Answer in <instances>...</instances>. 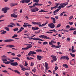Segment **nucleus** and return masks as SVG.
I'll return each mask as SVG.
<instances>
[{
    "instance_id": "bf43d9fd",
    "label": "nucleus",
    "mask_w": 76,
    "mask_h": 76,
    "mask_svg": "<svg viewBox=\"0 0 76 76\" xmlns=\"http://www.w3.org/2000/svg\"><path fill=\"white\" fill-rule=\"evenodd\" d=\"M34 65V63L33 62H31V66H33Z\"/></svg>"
},
{
    "instance_id": "6e6d98bb",
    "label": "nucleus",
    "mask_w": 76,
    "mask_h": 76,
    "mask_svg": "<svg viewBox=\"0 0 76 76\" xmlns=\"http://www.w3.org/2000/svg\"><path fill=\"white\" fill-rule=\"evenodd\" d=\"M53 32L48 31L47 32H46V33H47V34H52Z\"/></svg>"
},
{
    "instance_id": "20e7f679",
    "label": "nucleus",
    "mask_w": 76,
    "mask_h": 76,
    "mask_svg": "<svg viewBox=\"0 0 76 76\" xmlns=\"http://www.w3.org/2000/svg\"><path fill=\"white\" fill-rule=\"evenodd\" d=\"M6 56H3L1 57V58H2V61L3 62H4L5 61H7V58H6Z\"/></svg>"
},
{
    "instance_id": "680f3d73",
    "label": "nucleus",
    "mask_w": 76,
    "mask_h": 76,
    "mask_svg": "<svg viewBox=\"0 0 76 76\" xmlns=\"http://www.w3.org/2000/svg\"><path fill=\"white\" fill-rule=\"evenodd\" d=\"M71 51H72V53H73L74 52H75L76 51V50H74V49L73 50H71Z\"/></svg>"
},
{
    "instance_id": "dca6fc26",
    "label": "nucleus",
    "mask_w": 76,
    "mask_h": 76,
    "mask_svg": "<svg viewBox=\"0 0 76 76\" xmlns=\"http://www.w3.org/2000/svg\"><path fill=\"white\" fill-rule=\"evenodd\" d=\"M51 19L53 20V23H56V19H55V18H53V17H52L51 18Z\"/></svg>"
},
{
    "instance_id": "7ed1b4c3",
    "label": "nucleus",
    "mask_w": 76,
    "mask_h": 76,
    "mask_svg": "<svg viewBox=\"0 0 76 76\" xmlns=\"http://www.w3.org/2000/svg\"><path fill=\"white\" fill-rule=\"evenodd\" d=\"M48 26L50 27V28H55V25L54 23H51L48 24Z\"/></svg>"
},
{
    "instance_id": "aec40b11",
    "label": "nucleus",
    "mask_w": 76,
    "mask_h": 76,
    "mask_svg": "<svg viewBox=\"0 0 76 76\" xmlns=\"http://www.w3.org/2000/svg\"><path fill=\"white\" fill-rule=\"evenodd\" d=\"M14 72H15V73H18V74H20V72L18 70H14Z\"/></svg>"
},
{
    "instance_id": "e2e57ef3",
    "label": "nucleus",
    "mask_w": 76,
    "mask_h": 76,
    "mask_svg": "<svg viewBox=\"0 0 76 76\" xmlns=\"http://www.w3.org/2000/svg\"><path fill=\"white\" fill-rule=\"evenodd\" d=\"M51 42H53L54 44H55V43H56V42H54V40H51Z\"/></svg>"
},
{
    "instance_id": "a211bd4d",
    "label": "nucleus",
    "mask_w": 76,
    "mask_h": 76,
    "mask_svg": "<svg viewBox=\"0 0 76 76\" xmlns=\"http://www.w3.org/2000/svg\"><path fill=\"white\" fill-rule=\"evenodd\" d=\"M30 10L32 12H35V8H31L30 9Z\"/></svg>"
},
{
    "instance_id": "c756f323",
    "label": "nucleus",
    "mask_w": 76,
    "mask_h": 76,
    "mask_svg": "<svg viewBox=\"0 0 76 76\" xmlns=\"http://www.w3.org/2000/svg\"><path fill=\"white\" fill-rule=\"evenodd\" d=\"M47 11H44L43 10H41V11H39V12H47Z\"/></svg>"
},
{
    "instance_id": "f257e3e1",
    "label": "nucleus",
    "mask_w": 76,
    "mask_h": 76,
    "mask_svg": "<svg viewBox=\"0 0 76 76\" xmlns=\"http://www.w3.org/2000/svg\"><path fill=\"white\" fill-rule=\"evenodd\" d=\"M67 4H68V2L61 3L60 4V6L58 7L57 9H59L60 10L61 8H63V7H65V6H67Z\"/></svg>"
},
{
    "instance_id": "c03bdc74",
    "label": "nucleus",
    "mask_w": 76,
    "mask_h": 76,
    "mask_svg": "<svg viewBox=\"0 0 76 76\" xmlns=\"http://www.w3.org/2000/svg\"><path fill=\"white\" fill-rule=\"evenodd\" d=\"M36 71H37V69H33L32 70V72H34V73L36 72Z\"/></svg>"
},
{
    "instance_id": "f3484780",
    "label": "nucleus",
    "mask_w": 76,
    "mask_h": 76,
    "mask_svg": "<svg viewBox=\"0 0 76 76\" xmlns=\"http://www.w3.org/2000/svg\"><path fill=\"white\" fill-rule=\"evenodd\" d=\"M18 4H11L10 6L12 7V6H17Z\"/></svg>"
},
{
    "instance_id": "cd10ccee",
    "label": "nucleus",
    "mask_w": 76,
    "mask_h": 76,
    "mask_svg": "<svg viewBox=\"0 0 76 76\" xmlns=\"http://www.w3.org/2000/svg\"><path fill=\"white\" fill-rule=\"evenodd\" d=\"M3 32L1 33V34H6L7 32L6 31H4V30H3Z\"/></svg>"
},
{
    "instance_id": "338daca9",
    "label": "nucleus",
    "mask_w": 76,
    "mask_h": 76,
    "mask_svg": "<svg viewBox=\"0 0 76 76\" xmlns=\"http://www.w3.org/2000/svg\"><path fill=\"white\" fill-rule=\"evenodd\" d=\"M73 34H74V35H76V31H74Z\"/></svg>"
},
{
    "instance_id": "bb28decb",
    "label": "nucleus",
    "mask_w": 76,
    "mask_h": 76,
    "mask_svg": "<svg viewBox=\"0 0 76 76\" xmlns=\"http://www.w3.org/2000/svg\"><path fill=\"white\" fill-rule=\"evenodd\" d=\"M56 5L55 7L56 8H58V6H59V5H60V3H57L56 4Z\"/></svg>"
},
{
    "instance_id": "393cba45",
    "label": "nucleus",
    "mask_w": 76,
    "mask_h": 76,
    "mask_svg": "<svg viewBox=\"0 0 76 76\" xmlns=\"http://www.w3.org/2000/svg\"><path fill=\"white\" fill-rule=\"evenodd\" d=\"M13 31H14V32H15L16 31H17L19 30V28H15L13 29Z\"/></svg>"
},
{
    "instance_id": "603ef678",
    "label": "nucleus",
    "mask_w": 76,
    "mask_h": 76,
    "mask_svg": "<svg viewBox=\"0 0 76 76\" xmlns=\"http://www.w3.org/2000/svg\"><path fill=\"white\" fill-rule=\"evenodd\" d=\"M58 69V66H56L55 67V70L56 71V70H57Z\"/></svg>"
},
{
    "instance_id": "1a4fd4ad",
    "label": "nucleus",
    "mask_w": 76,
    "mask_h": 76,
    "mask_svg": "<svg viewBox=\"0 0 76 76\" xmlns=\"http://www.w3.org/2000/svg\"><path fill=\"white\" fill-rule=\"evenodd\" d=\"M43 58V56H37V60H38L39 61L41 60H42V58Z\"/></svg>"
},
{
    "instance_id": "79ce46f5",
    "label": "nucleus",
    "mask_w": 76,
    "mask_h": 76,
    "mask_svg": "<svg viewBox=\"0 0 76 76\" xmlns=\"http://www.w3.org/2000/svg\"><path fill=\"white\" fill-rule=\"evenodd\" d=\"M34 8H35V10L36 12H37V11H38V10H39V9L37 8V7H35Z\"/></svg>"
},
{
    "instance_id": "58836bf2",
    "label": "nucleus",
    "mask_w": 76,
    "mask_h": 76,
    "mask_svg": "<svg viewBox=\"0 0 76 76\" xmlns=\"http://www.w3.org/2000/svg\"><path fill=\"white\" fill-rule=\"evenodd\" d=\"M14 61V60L12 59L9 61V62L10 63H12V62Z\"/></svg>"
},
{
    "instance_id": "69168bd1",
    "label": "nucleus",
    "mask_w": 76,
    "mask_h": 76,
    "mask_svg": "<svg viewBox=\"0 0 76 76\" xmlns=\"http://www.w3.org/2000/svg\"><path fill=\"white\" fill-rule=\"evenodd\" d=\"M48 66V63L47 62H45V67Z\"/></svg>"
},
{
    "instance_id": "ddd939ff",
    "label": "nucleus",
    "mask_w": 76,
    "mask_h": 76,
    "mask_svg": "<svg viewBox=\"0 0 76 76\" xmlns=\"http://www.w3.org/2000/svg\"><path fill=\"white\" fill-rule=\"evenodd\" d=\"M58 9L56 10H55V11H54L53 13H54V15H57V12H59V11H60V10L59 8H58Z\"/></svg>"
},
{
    "instance_id": "f704fd0d",
    "label": "nucleus",
    "mask_w": 76,
    "mask_h": 76,
    "mask_svg": "<svg viewBox=\"0 0 76 76\" xmlns=\"http://www.w3.org/2000/svg\"><path fill=\"white\" fill-rule=\"evenodd\" d=\"M48 42H43V45H46L48 44Z\"/></svg>"
},
{
    "instance_id": "9d476101",
    "label": "nucleus",
    "mask_w": 76,
    "mask_h": 76,
    "mask_svg": "<svg viewBox=\"0 0 76 76\" xmlns=\"http://www.w3.org/2000/svg\"><path fill=\"white\" fill-rule=\"evenodd\" d=\"M50 56L51 57L52 59H53V60L54 61H56V60H57V58L56 57V56L55 55H51Z\"/></svg>"
},
{
    "instance_id": "0eeeda50",
    "label": "nucleus",
    "mask_w": 76,
    "mask_h": 76,
    "mask_svg": "<svg viewBox=\"0 0 76 76\" xmlns=\"http://www.w3.org/2000/svg\"><path fill=\"white\" fill-rule=\"evenodd\" d=\"M24 45L27 46V48L28 50L29 48H31L32 47V45L31 44H25Z\"/></svg>"
},
{
    "instance_id": "72a5a7b5",
    "label": "nucleus",
    "mask_w": 76,
    "mask_h": 76,
    "mask_svg": "<svg viewBox=\"0 0 76 76\" xmlns=\"http://www.w3.org/2000/svg\"><path fill=\"white\" fill-rule=\"evenodd\" d=\"M60 47H61V45H60L56 46V48H60Z\"/></svg>"
},
{
    "instance_id": "4468645a",
    "label": "nucleus",
    "mask_w": 76,
    "mask_h": 76,
    "mask_svg": "<svg viewBox=\"0 0 76 76\" xmlns=\"http://www.w3.org/2000/svg\"><path fill=\"white\" fill-rule=\"evenodd\" d=\"M62 66L63 67H65V68H66L68 69V66L66 64H64L62 65Z\"/></svg>"
},
{
    "instance_id": "4be33fe9",
    "label": "nucleus",
    "mask_w": 76,
    "mask_h": 76,
    "mask_svg": "<svg viewBox=\"0 0 76 76\" xmlns=\"http://www.w3.org/2000/svg\"><path fill=\"white\" fill-rule=\"evenodd\" d=\"M36 51L37 52H38L39 53H40V52H42V50L41 49H37L36 50Z\"/></svg>"
},
{
    "instance_id": "774afa93",
    "label": "nucleus",
    "mask_w": 76,
    "mask_h": 76,
    "mask_svg": "<svg viewBox=\"0 0 76 76\" xmlns=\"http://www.w3.org/2000/svg\"><path fill=\"white\" fill-rule=\"evenodd\" d=\"M56 46L54 45H52V46H51V47H55V48H56Z\"/></svg>"
},
{
    "instance_id": "6e6552de",
    "label": "nucleus",
    "mask_w": 76,
    "mask_h": 76,
    "mask_svg": "<svg viewBox=\"0 0 76 76\" xmlns=\"http://www.w3.org/2000/svg\"><path fill=\"white\" fill-rule=\"evenodd\" d=\"M3 41L5 42H12V41H14V40L12 39H7L4 40Z\"/></svg>"
},
{
    "instance_id": "3c124183",
    "label": "nucleus",
    "mask_w": 76,
    "mask_h": 76,
    "mask_svg": "<svg viewBox=\"0 0 76 76\" xmlns=\"http://www.w3.org/2000/svg\"><path fill=\"white\" fill-rule=\"evenodd\" d=\"M76 30V28H73V29H69V31H72V30H73V31H75V30Z\"/></svg>"
},
{
    "instance_id": "b1692460",
    "label": "nucleus",
    "mask_w": 76,
    "mask_h": 76,
    "mask_svg": "<svg viewBox=\"0 0 76 76\" xmlns=\"http://www.w3.org/2000/svg\"><path fill=\"white\" fill-rule=\"evenodd\" d=\"M49 31H53L54 32H55V33H57V31H56V30L54 29L51 30H50Z\"/></svg>"
},
{
    "instance_id": "f8f14e48",
    "label": "nucleus",
    "mask_w": 76,
    "mask_h": 76,
    "mask_svg": "<svg viewBox=\"0 0 76 76\" xmlns=\"http://www.w3.org/2000/svg\"><path fill=\"white\" fill-rule=\"evenodd\" d=\"M30 1L29 0H23L20 1V2H21L22 3H28Z\"/></svg>"
},
{
    "instance_id": "6ab92c4d",
    "label": "nucleus",
    "mask_w": 76,
    "mask_h": 76,
    "mask_svg": "<svg viewBox=\"0 0 76 76\" xmlns=\"http://www.w3.org/2000/svg\"><path fill=\"white\" fill-rule=\"evenodd\" d=\"M4 29L7 31H10V30L9 29V28L8 27H5L4 28Z\"/></svg>"
},
{
    "instance_id": "052dcab7",
    "label": "nucleus",
    "mask_w": 76,
    "mask_h": 76,
    "mask_svg": "<svg viewBox=\"0 0 76 76\" xmlns=\"http://www.w3.org/2000/svg\"><path fill=\"white\" fill-rule=\"evenodd\" d=\"M46 37H47V36H45L44 35H43V38H44V39H46Z\"/></svg>"
},
{
    "instance_id": "49530a36",
    "label": "nucleus",
    "mask_w": 76,
    "mask_h": 76,
    "mask_svg": "<svg viewBox=\"0 0 76 76\" xmlns=\"http://www.w3.org/2000/svg\"><path fill=\"white\" fill-rule=\"evenodd\" d=\"M33 1L34 3H38L39 2V0H33Z\"/></svg>"
},
{
    "instance_id": "5fc2aeb1",
    "label": "nucleus",
    "mask_w": 76,
    "mask_h": 76,
    "mask_svg": "<svg viewBox=\"0 0 76 76\" xmlns=\"http://www.w3.org/2000/svg\"><path fill=\"white\" fill-rule=\"evenodd\" d=\"M69 24L70 25H72L73 24V22H69Z\"/></svg>"
},
{
    "instance_id": "7c9ffc66",
    "label": "nucleus",
    "mask_w": 76,
    "mask_h": 76,
    "mask_svg": "<svg viewBox=\"0 0 76 76\" xmlns=\"http://www.w3.org/2000/svg\"><path fill=\"white\" fill-rule=\"evenodd\" d=\"M22 50H28V48L27 47L26 48H23L22 49Z\"/></svg>"
},
{
    "instance_id": "9b49d317",
    "label": "nucleus",
    "mask_w": 76,
    "mask_h": 76,
    "mask_svg": "<svg viewBox=\"0 0 76 76\" xmlns=\"http://www.w3.org/2000/svg\"><path fill=\"white\" fill-rule=\"evenodd\" d=\"M11 65L13 66H18V64L17 62H14L10 63Z\"/></svg>"
},
{
    "instance_id": "473e14b6",
    "label": "nucleus",
    "mask_w": 76,
    "mask_h": 76,
    "mask_svg": "<svg viewBox=\"0 0 76 76\" xmlns=\"http://www.w3.org/2000/svg\"><path fill=\"white\" fill-rule=\"evenodd\" d=\"M18 37V35L17 34L14 35L12 37V38H16Z\"/></svg>"
},
{
    "instance_id": "f03ea898",
    "label": "nucleus",
    "mask_w": 76,
    "mask_h": 76,
    "mask_svg": "<svg viewBox=\"0 0 76 76\" xmlns=\"http://www.w3.org/2000/svg\"><path fill=\"white\" fill-rule=\"evenodd\" d=\"M29 39L30 40L31 39H33L34 40H35L36 41H44V40L41 39L39 38H29Z\"/></svg>"
},
{
    "instance_id": "c9c22d12",
    "label": "nucleus",
    "mask_w": 76,
    "mask_h": 76,
    "mask_svg": "<svg viewBox=\"0 0 76 76\" xmlns=\"http://www.w3.org/2000/svg\"><path fill=\"white\" fill-rule=\"evenodd\" d=\"M1 72H4V73H8V72L6 70L1 71Z\"/></svg>"
},
{
    "instance_id": "de8ad7c7",
    "label": "nucleus",
    "mask_w": 76,
    "mask_h": 76,
    "mask_svg": "<svg viewBox=\"0 0 76 76\" xmlns=\"http://www.w3.org/2000/svg\"><path fill=\"white\" fill-rule=\"evenodd\" d=\"M43 35L39 36V38H42H42H43Z\"/></svg>"
},
{
    "instance_id": "c85d7f7f",
    "label": "nucleus",
    "mask_w": 76,
    "mask_h": 76,
    "mask_svg": "<svg viewBox=\"0 0 76 76\" xmlns=\"http://www.w3.org/2000/svg\"><path fill=\"white\" fill-rule=\"evenodd\" d=\"M34 5H35L36 6H42V4H39L38 3H35V4H34Z\"/></svg>"
},
{
    "instance_id": "ea45409f",
    "label": "nucleus",
    "mask_w": 76,
    "mask_h": 76,
    "mask_svg": "<svg viewBox=\"0 0 76 76\" xmlns=\"http://www.w3.org/2000/svg\"><path fill=\"white\" fill-rule=\"evenodd\" d=\"M10 25H14V26H16V24H14V23L11 22L10 23Z\"/></svg>"
},
{
    "instance_id": "13d9d810",
    "label": "nucleus",
    "mask_w": 76,
    "mask_h": 76,
    "mask_svg": "<svg viewBox=\"0 0 76 76\" xmlns=\"http://www.w3.org/2000/svg\"><path fill=\"white\" fill-rule=\"evenodd\" d=\"M14 18H18V15H17L14 14Z\"/></svg>"
},
{
    "instance_id": "37998d69",
    "label": "nucleus",
    "mask_w": 76,
    "mask_h": 76,
    "mask_svg": "<svg viewBox=\"0 0 76 76\" xmlns=\"http://www.w3.org/2000/svg\"><path fill=\"white\" fill-rule=\"evenodd\" d=\"M25 75L26 76H29V74L27 72H25Z\"/></svg>"
},
{
    "instance_id": "0e129e2a",
    "label": "nucleus",
    "mask_w": 76,
    "mask_h": 76,
    "mask_svg": "<svg viewBox=\"0 0 76 76\" xmlns=\"http://www.w3.org/2000/svg\"><path fill=\"white\" fill-rule=\"evenodd\" d=\"M9 63H10V62L9 61L6 62V64H9Z\"/></svg>"
},
{
    "instance_id": "2eb2a0df",
    "label": "nucleus",
    "mask_w": 76,
    "mask_h": 76,
    "mask_svg": "<svg viewBox=\"0 0 76 76\" xmlns=\"http://www.w3.org/2000/svg\"><path fill=\"white\" fill-rule=\"evenodd\" d=\"M32 29H33V31H34L35 30H38V29H39V28L37 27L36 28L34 27H32Z\"/></svg>"
},
{
    "instance_id": "4d7b16f0",
    "label": "nucleus",
    "mask_w": 76,
    "mask_h": 76,
    "mask_svg": "<svg viewBox=\"0 0 76 76\" xmlns=\"http://www.w3.org/2000/svg\"><path fill=\"white\" fill-rule=\"evenodd\" d=\"M14 15H15V14H12L11 15V16L12 18H13Z\"/></svg>"
},
{
    "instance_id": "e433bc0d",
    "label": "nucleus",
    "mask_w": 76,
    "mask_h": 76,
    "mask_svg": "<svg viewBox=\"0 0 76 76\" xmlns=\"http://www.w3.org/2000/svg\"><path fill=\"white\" fill-rule=\"evenodd\" d=\"M60 26H61V24L59 23L57 25V26H56V28H60Z\"/></svg>"
},
{
    "instance_id": "a878e982",
    "label": "nucleus",
    "mask_w": 76,
    "mask_h": 76,
    "mask_svg": "<svg viewBox=\"0 0 76 76\" xmlns=\"http://www.w3.org/2000/svg\"><path fill=\"white\" fill-rule=\"evenodd\" d=\"M13 47H15V46H14L13 45H9V48H13Z\"/></svg>"
},
{
    "instance_id": "09e8293b",
    "label": "nucleus",
    "mask_w": 76,
    "mask_h": 76,
    "mask_svg": "<svg viewBox=\"0 0 76 76\" xmlns=\"http://www.w3.org/2000/svg\"><path fill=\"white\" fill-rule=\"evenodd\" d=\"M32 24H33V25H37V22H32Z\"/></svg>"
},
{
    "instance_id": "412c9836",
    "label": "nucleus",
    "mask_w": 76,
    "mask_h": 76,
    "mask_svg": "<svg viewBox=\"0 0 76 76\" xmlns=\"http://www.w3.org/2000/svg\"><path fill=\"white\" fill-rule=\"evenodd\" d=\"M69 54L71 55V56H72V57H75V54H73L72 53H70Z\"/></svg>"
},
{
    "instance_id": "5701e85b",
    "label": "nucleus",
    "mask_w": 76,
    "mask_h": 76,
    "mask_svg": "<svg viewBox=\"0 0 76 76\" xmlns=\"http://www.w3.org/2000/svg\"><path fill=\"white\" fill-rule=\"evenodd\" d=\"M30 53H31V54H36V52L33 51H31Z\"/></svg>"
},
{
    "instance_id": "864d4df0",
    "label": "nucleus",
    "mask_w": 76,
    "mask_h": 76,
    "mask_svg": "<svg viewBox=\"0 0 76 76\" xmlns=\"http://www.w3.org/2000/svg\"><path fill=\"white\" fill-rule=\"evenodd\" d=\"M40 32L39 31H36L35 32V34H39V33Z\"/></svg>"
},
{
    "instance_id": "423d86ee",
    "label": "nucleus",
    "mask_w": 76,
    "mask_h": 76,
    "mask_svg": "<svg viewBox=\"0 0 76 76\" xmlns=\"http://www.w3.org/2000/svg\"><path fill=\"white\" fill-rule=\"evenodd\" d=\"M61 60L66 59V60H69V58L68 57V56H61L60 58Z\"/></svg>"
},
{
    "instance_id": "a19ab883",
    "label": "nucleus",
    "mask_w": 76,
    "mask_h": 76,
    "mask_svg": "<svg viewBox=\"0 0 76 76\" xmlns=\"http://www.w3.org/2000/svg\"><path fill=\"white\" fill-rule=\"evenodd\" d=\"M73 16L72 15L69 18V20L72 19H73Z\"/></svg>"
},
{
    "instance_id": "a18cd8bd",
    "label": "nucleus",
    "mask_w": 76,
    "mask_h": 76,
    "mask_svg": "<svg viewBox=\"0 0 76 76\" xmlns=\"http://www.w3.org/2000/svg\"><path fill=\"white\" fill-rule=\"evenodd\" d=\"M28 65V63L26 62V61L25 62V65H24L25 66H27Z\"/></svg>"
},
{
    "instance_id": "4c0bfd02",
    "label": "nucleus",
    "mask_w": 76,
    "mask_h": 76,
    "mask_svg": "<svg viewBox=\"0 0 76 76\" xmlns=\"http://www.w3.org/2000/svg\"><path fill=\"white\" fill-rule=\"evenodd\" d=\"M41 22H37V25H39V26H41Z\"/></svg>"
},
{
    "instance_id": "2f4dec72",
    "label": "nucleus",
    "mask_w": 76,
    "mask_h": 76,
    "mask_svg": "<svg viewBox=\"0 0 76 76\" xmlns=\"http://www.w3.org/2000/svg\"><path fill=\"white\" fill-rule=\"evenodd\" d=\"M45 26V25L44 23L42 24V25H41L40 26H39V27H42L43 26Z\"/></svg>"
},
{
    "instance_id": "39448f33",
    "label": "nucleus",
    "mask_w": 76,
    "mask_h": 76,
    "mask_svg": "<svg viewBox=\"0 0 76 76\" xmlns=\"http://www.w3.org/2000/svg\"><path fill=\"white\" fill-rule=\"evenodd\" d=\"M9 9V8H4L2 9V12H4V13H7V10Z\"/></svg>"
},
{
    "instance_id": "8fccbe9b",
    "label": "nucleus",
    "mask_w": 76,
    "mask_h": 76,
    "mask_svg": "<svg viewBox=\"0 0 76 76\" xmlns=\"http://www.w3.org/2000/svg\"><path fill=\"white\" fill-rule=\"evenodd\" d=\"M4 17V15H1V16H0V19H1L2 18H3V17Z\"/></svg>"
}]
</instances>
